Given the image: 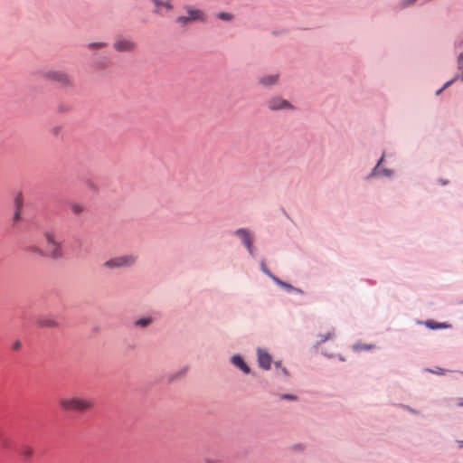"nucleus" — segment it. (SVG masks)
I'll return each mask as SVG.
<instances>
[{
	"label": "nucleus",
	"instance_id": "f257e3e1",
	"mask_svg": "<svg viewBox=\"0 0 463 463\" xmlns=\"http://www.w3.org/2000/svg\"><path fill=\"white\" fill-rule=\"evenodd\" d=\"M59 404L67 411L85 412L94 407V402L90 398L72 396L61 398Z\"/></svg>",
	"mask_w": 463,
	"mask_h": 463
},
{
	"label": "nucleus",
	"instance_id": "f03ea898",
	"mask_svg": "<svg viewBox=\"0 0 463 463\" xmlns=\"http://www.w3.org/2000/svg\"><path fill=\"white\" fill-rule=\"evenodd\" d=\"M46 241L45 255L53 259L59 260L62 257V247L61 241L58 240L57 234L52 231H46L43 233Z\"/></svg>",
	"mask_w": 463,
	"mask_h": 463
},
{
	"label": "nucleus",
	"instance_id": "7ed1b4c3",
	"mask_svg": "<svg viewBox=\"0 0 463 463\" xmlns=\"http://www.w3.org/2000/svg\"><path fill=\"white\" fill-rule=\"evenodd\" d=\"M137 257L134 254H127L111 258L104 262V267L107 269H119L128 268L133 266L137 261Z\"/></svg>",
	"mask_w": 463,
	"mask_h": 463
},
{
	"label": "nucleus",
	"instance_id": "20e7f679",
	"mask_svg": "<svg viewBox=\"0 0 463 463\" xmlns=\"http://www.w3.org/2000/svg\"><path fill=\"white\" fill-rule=\"evenodd\" d=\"M46 80L56 82L61 88H72L73 82L71 77L62 71H49L45 72Z\"/></svg>",
	"mask_w": 463,
	"mask_h": 463
},
{
	"label": "nucleus",
	"instance_id": "39448f33",
	"mask_svg": "<svg viewBox=\"0 0 463 463\" xmlns=\"http://www.w3.org/2000/svg\"><path fill=\"white\" fill-rule=\"evenodd\" d=\"M114 49L120 52H132L137 48V43L128 38L120 37L113 44Z\"/></svg>",
	"mask_w": 463,
	"mask_h": 463
},
{
	"label": "nucleus",
	"instance_id": "423d86ee",
	"mask_svg": "<svg viewBox=\"0 0 463 463\" xmlns=\"http://www.w3.org/2000/svg\"><path fill=\"white\" fill-rule=\"evenodd\" d=\"M268 108L270 110L293 109V106L288 100L280 97H273L268 100Z\"/></svg>",
	"mask_w": 463,
	"mask_h": 463
},
{
	"label": "nucleus",
	"instance_id": "0eeeda50",
	"mask_svg": "<svg viewBox=\"0 0 463 463\" xmlns=\"http://www.w3.org/2000/svg\"><path fill=\"white\" fill-rule=\"evenodd\" d=\"M154 4V13L158 14L160 15H165L167 13L171 12L173 9V5L171 4V0H151Z\"/></svg>",
	"mask_w": 463,
	"mask_h": 463
},
{
	"label": "nucleus",
	"instance_id": "6e6552de",
	"mask_svg": "<svg viewBox=\"0 0 463 463\" xmlns=\"http://www.w3.org/2000/svg\"><path fill=\"white\" fill-rule=\"evenodd\" d=\"M235 235L238 236L249 250L250 255H254V250L252 246V239L249 231L245 229H239L235 232Z\"/></svg>",
	"mask_w": 463,
	"mask_h": 463
},
{
	"label": "nucleus",
	"instance_id": "1a4fd4ad",
	"mask_svg": "<svg viewBox=\"0 0 463 463\" xmlns=\"http://www.w3.org/2000/svg\"><path fill=\"white\" fill-rule=\"evenodd\" d=\"M258 362L261 368L269 370L271 365L272 358L266 351L258 349Z\"/></svg>",
	"mask_w": 463,
	"mask_h": 463
},
{
	"label": "nucleus",
	"instance_id": "9d476101",
	"mask_svg": "<svg viewBox=\"0 0 463 463\" xmlns=\"http://www.w3.org/2000/svg\"><path fill=\"white\" fill-rule=\"evenodd\" d=\"M186 12H187V14L191 21H203V20L204 14L199 9H195L191 6H188V7H186Z\"/></svg>",
	"mask_w": 463,
	"mask_h": 463
},
{
	"label": "nucleus",
	"instance_id": "9b49d317",
	"mask_svg": "<svg viewBox=\"0 0 463 463\" xmlns=\"http://www.w3.org/2000/svg\"><path fill=\"white\" fill-rule=\"evenodd\" d=\"M232 363L233 364V365L240 368L243 373H250V367L246 364V363L240 355H233L232 357Z\"/></svg>",
	"mask_w": 463,
	"mask_h": 463
},
{
	"label": "nucleus",
	"instance_id": "f8f14e48",
	"mask_svg": "<svg viewBox=\"0 0 463 463\" xmlns=\"http://www.w3.org/2000/svg\"><path fill=\"white\" fill-rule=\"evenodd\" d=\"M383 157H382L377 165L374 167L373 169V175H385V176H390L392 174V170H389V169H384L383 167Z\"/></svg>",
	"mask_w": 463,
	"mask_h": 463
},
{
	"label": "nucleus",
	"instance_id": "ddd939ff",
	"mask_svg": "<svg viewBox=\"0 0 463 463\" xmlns=\"http://www.w3.org/2000/svg\"><path fill=\"white\" fill-rule=\"evenodd\" d=\"M278 75H268L260 79V83L265 87L275 85L278 82Z\"/></svg>",
	"mask_w": 463,
	"mask_h": 463
},
{
	"label": "nucleus",
	"instance_id": "4468645a",
	"mask_svg": "<svg viewBox=\"0 0 463 463\" xmlns=\"http://www.w3.org/2000/svg\"><path fill=\"white\" fill-rule=\"evenodd\" d=\"M38 325L42 327H51V328H53V327H57L59 326V323L53 319V318H51V317H47V318H42L38 321Z\"/></svg>",
	"mask_w": 463,
	"mask_h": 463
},
{
	"label": "nucleus",
	"instance_id": "2eb2a0df",
	"mask_svg": "<svg viewBox=\"0 0 463 463\" xmlns=\"http://www.w3.org/2000/svg\"><path fill=\"white\" fill-rule=\"evenodd\" d=\"M70 209L74 215L80 216L85 211V206L79 203H71Z\"/></svg>",
	"mask_w": 463,
	"mask_h": 463
},
{
	"label": "nucleus",
	"instance_id": "dca6fc26",
	"mask_svg": "<svg viewBox=\"0 0 463 463\" xmlns=\"http://www.w3.org/2000/svg\"><path fill=\"white\" fill-rule=\"evenodd\" d=\"M20 453L24 458H28L32 457V455L33 453V449L31 446L24 445V446L21 447Z\"/></svg>",
	"mask_w": 463,
	"mask_h": 463
},
{
	"label": "nucleus",
	"instance_id": "f3484780",
	"mask_svg": "<svg viewBox=\"0 0 463 463\" xmlns=\"http://www.w3.org/2000/svg\"><path fill=\"white\" fill-rule=\"evenodd\" d=\"M152 323V318L150 317H142L136 320L135 325L139 327H146Z\"/></svg>",
	"mask_w": 463,
	"mask_h": 463
},
{
	"label": "nucleus",
	"instance_id": "a211bd4d",
	"mask_svg": "<svg viewBox=\"0 0 463 463\" xmlns=\"http://www.w3.org/2000/svg\"><path fill=\"white\" fill-rule=\"evenodd\" d=\"M26 250L28 252L34 253V254H37V255H40V256H44L45 255V252L41 248H39L38 246H28L26 248Z\"/></svg>",
	"mask_w": 463,
	"mask_h": 463
},
{
	"label": "nucleus",
	"instance_id": "6ab92c4d",
	"mask_svg": "<svg viewBox=\"0 0 463 463\" xmlns=\"http://www.w3.org/2000/svg\"><path fill=\"white\" fill-rule=\"evenodd\" d=\"M373 347L372 345H365L362 343H357L354 345V349L355 351H364V350H370Z\"/></svg>",
	"mask_w": 463,
	"mask_h": 463
},
{
	"label": "nucleus",
	"instance_id": "aec40b11",
	"mask_svg": "<svg viewBox=\"0 0 463 463\" xmlns=\"http://www.w3.org/2000/svg\"><path fill=\"white\" fill-rule=\"evenodd\" d=\"M218 18L223 21H231L232 19V14L226 12H221L217 14Z\"/></svg>",
	"mask_w": 463,
	"mask_h": 463
},
{
	"label": "nucleus",
	"instance_id": "412c9836",
	"mask_svg": "<svg viewBox=\"0 0 463 463\" xmlns=\"http://www.w3.org/2000/svg\"><path fill=\"white\" fill-rule=\"evenodd\" d=\"M15 204L17 206V210L16 212L14 213V221H19L20 220V211H19V207H20V204H21V198L20 196H18L16 199H15Z\"/></svg>",
	"mask_w": 463,
	"mask_h": 463
},
{
	"label": "nucleus",
	"instance_id": "4be33fe9",
	"mask_svg": "<svg viewBox=\"0 0 463 463\" xmlns=\"http://www.w3.org/2000/svg\"><path fill=\"white\" fill-rule=\"evenodd\" d=\"M334 336H335V334L333 332H328L325 335H321L320 340L318 341V343H324L329 339H332Z\"/></svg>",
	"mask_w": 463,
	"mask_h": 463
},
{
	"label": "nucleus",
	"instance_id": "5701e85b",
	"mask_svg": "<svg viewBox=\"0 0 463 463\" xmlns=\"http://www.w3.org/2000/svg\"><path fill=\"white\" fill-rule=\"evenodd\" d=\"M105 46H107V43L99 42V43H89L88 48L89 49H99V48H103Z\"/></svg>",
	"mask_w": 463,
	"mask_h": 463
},
{
	"label": "nucleus",
	"instance_id": "b1692460",
	"mask_svg": "<svg viewBox=\"0 0 463 463\" xmlns=\"http://www.w3.org/2000/svg\"><path fill=\"white\" fill-rule=\"evenodd\" d=\"M457 66L459 71H463V52L458 56Z\"/></svg>",
	"mask_w": 463,
	"mask_h": 463
},
{
	"label": "nucleus",
	"instance_id": "393cba45",
	"mask_svg": "<svg viewBox=\"0 0 463 463\" xmlns=\"http://www.w3.org/2000/svg\"><path fill=\"white\" fill-rule=\"evenodd\" d=\"M177 22L184 25L187 23L191 22V20L189 16H180L177 18Z\"/></svg>",
	"mask_w": 463,
	"mask_h": 463
},
{
	"label": "nucleus",
	"instance_id": "a878e982",
	"mask_svg": "<svg viewBox=\"0 0 463 463\" xmlns=\"http://www.w3.org/2000/svg\"><path fill=\"white\" fill-rule=\"evenodd\" d=\"M427 326L432 329H436V328H440V327H443V326L439 325V324H436L434 323L433 321H428L427 322Z\"/></svg>",
	"mask_w": 463,
	"mask_h": 463
},
{
	"label": "nucleus",
	"instance_id": "bb28decb",
	"mask_svg": "<svg viewBox=\"0 0 463 463\" xmlns=\"http://www.w3.org/2000/svg\"><path fill=\"white\" fill-rule=\"evenodd\" d=\"M261 270L265 274L269 275V277H272V275L270 274L269 270L267 269L266 264L264 263V261L261 262Z\"/></svg>",
	"mask_w": 463,
	"mask_h": 463
},
{
	"label": "nucleus",
	"instance_id": "cd10ccee",
	"mask_svg": "<svg viewBox=\"0 0 463 463\" xmlns=\"http://www.w3.org/2000/svg\"><path fill=\"white\" fill-rule=\"evenodd\" d=\"M21 346H22L21 342L17 340V341H15V342L13 344L12 348H13V350H15V351H16V350H19V349L21 348Z\"/></svg>",
	"mask_w": 463,
	"mask_h": 463
},
{
	"label": "nucleus",
	"instance_id": "c85d7f7f",
	"mask_svg": "<svg viewBox=\"0 0 463 463\" xmlns=\"http://www.w3.org/2000/svg\"><path fill=\"white\" fill-rule=\"evenodd\" d=\"M431 372L434 373H437V374H444L445 373V370H443L442 368H439V367H437L435 370H432Z\"/></svg>",
	"mask_w": 463,
	"mask_h": 463
},
{
	"label": "nucleus",
	"instance_id": "c756f323",
	"mask_svg": "<svg viewBox=\"0 0 463 463\" xmlns=\"http://www.w3.org/2000/svg\"><path fill=\"white\" fill-rule=\"evenodd\" d=\"M282 399L296 400V396L291 394H284L281 396Z\"/></svg>",
	"mask_w": 463,
	"mask_h": 463
},
{
	"label": "nucleus",
	"instance_id": "7c9ffc66",
	"mask_svg": "<svg viewBox=\"0 0 463 463\" xmlns=\"http://www.w3.org/2000/svg\"><path fill=\"white\" fill-rule=\"evenodd\" d=\"M455 80H456V79H453V80H451L448 81V82L444 85L443 89H445V88L449 87V85H450V84H451Z\"/></svg>",
	"mask_w": 463,
	"mask_h": 463
},
{
	"label": "nucleus",
	"instance_id": "2f4dec72",
	"mask_svg": "<svg viewBox=\"0 0 463 463\" xmlns=\"http://www.w3.org/2000/svg\"><path fill=\"white\" fill-rule=\"evenodd\" d=\"M458 406L463 407V398L458 400Z\"/></svg>",
	"mask_w": 463,
	"mask_h": 463
},
{
	"label": "nucleus",
	"instance_id": "473e14b6",
	"mask_svg": "<svg viewBox=\"0 0 463 463\" xmlns=\"http://www.w3.org/2000/svg\"><path fill=\"white\" fill-rule=\"evenodd\" d=\"M280 371L283 374L287 375L288 374V372L286 370V368H280Z\"/></svg>",
	"mask_w": 463,
	"mask_h": 463
},
{
	"label": "nucleus",
	"instance_id": "72a5a7b5",
	"mask_svg": "<svg viewBox=\"0 0 463 463\" xmlns=\"http://www.w3.org/2000/svg\"><path fill=\"white\" fill-rule=\"evenodd\" d=\"M279 284H281L282 286L286 287V288H291L289 285L286 284V283H283V282H280V281H278Z\"/></svg>",
	"mask_w": 463,
	"mask_h": 463
},
{
	"label": "nucleus",
	"instance_id": "f704fd0d",
	"mask_svg": "<svg viewBox=\"0 0 463 463\" xmlns=\"http://www.w3.org/2000/svg\"><path fill=\"white\" fill-rule=\"evenodd\" d=\"M186 372H187V369L184 368V369L182 370V372H180V374L181 375H184L186 373Z\"/></svg>",
	"mask_w": 463,
	"mask_h": 463
},
{
	"label": "nucleus",
	"instance_id": "c9c22d12",
	"mask_svg": "<svg viewBox=\"0 0 463 463\" xmlns=\"http://www.w3.org/2000/svg\"><path fill=\"white\" fill-rule=\"evenodd\" d=\"M275 365H276L277 367H280V364H279V363H275Z\"/></svg>",
	"mask_w": 463,
	"mask_h": 463
}]
</instances>
